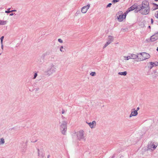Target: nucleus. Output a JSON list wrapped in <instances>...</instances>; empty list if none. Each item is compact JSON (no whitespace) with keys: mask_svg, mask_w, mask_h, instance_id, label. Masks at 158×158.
Returning a JSON list of instances; mask_svg holds the SVG:
<instances>
[{"mask_svg":"<svg viewBox=\"0 0 158 158\" xmlns=\"http://www.w3.org/2000/svg\"><path fill=\"white\" fill-rule=\"evenodd\" d=\"M58 41L60 43H62L63 42V41L60 39H58Z\"/></svg>","mask_w":158,"mask_h":158,"instance_id":"26","label":"nucleus"},{"mask_svg":"<svg viewBox=\"0 0 158 158\" xmlns=\"http://www.w3.org/2000/svg\"><path fill=\"white\" fill-rule=\"evenodd\" d=\"M157 8H158V7H157Z\"/></svg>","mask_w":158,"mask_h":158,"instance_id":"40","label":"nucleus"},{"mask_svg":"<svg viewBox=\"0 0 158 158\" xmlns=\"http://www.w3.org/2000/svg\"><path fill=\"white\" fill-rule=\"evenodd\" d=\"M131 59H135L136 58L138 57L139 58V55L138 56L134 54H132L130 55Z\"/></svg>","mask_w":158,"mask_h":158,"instance_id":"12","label":"nucleus"},{"mask_svg":"<svg viewBox=\"0 0 158 158\" xmlns=\"http://www.w3.org/2000/svg\"><path fill=\"white\" fill-rule=\"evenodd\" d=\"M149 10L150 7L148 2L146 1H144L142 2L141 6H138L136 10H135V12H137L139 11L141 14L146 15L148 14Z\"/></svg>","mask_w":158,"mask_h":158,"instance_id":"1","label":"nucleus"},{"mask_svg":"<svg viewBox=\"0 0 158 158\" xmlns=\"http://www.w3.org/2000/svg\"><path fill=\"white\" fill-rule=\"evenodd\" d=\"M88 124L91 128H93L94 127V125H95L96 123L95 121H93L92 123H88Z\"/></svg>","mask_w":158,"mask_h":158,"instance_id":"11","label":"nucleus"},{"mask_svg":"<svg viewBox=\"0 0 158 158\" xmlns=\"http://www.w3.org/2000/svg\"><path fill=\"white\" fill-rule=\"evenodd\" d=\"M90 6L89 4L87 6H84L82 7L81 9V11L83 13H85L88 9H89Z\"/></svg>","mask_w":158,"mask_h":158,"instance_id":"8","label":"nucleus"},{"mask_svg":"<svg viewBox=\"0 0 158 158\" xmlns=\"http://www.w3.org/2000/svg\"><path fill=\"white\" fill-rule=\"evenodd\" d=\"M118 74L121 75L125 76L127 75V73L126 71L124 72H119Z\"/></svg>","mask_w":158,"mask_h":158,"instance_id":"14","label":"nucleus"},{"mask_svg":"<svg viewBox=\"0 0 158 158\" xmlns=\"http://www.w3.org/2000/svg\"><path fill=\"white\" fill-rule=\"evenodd\" d=\"M3 38H4V36H2L1 38L0 39H1V44H2V43H3Z\"/></svg>","mask_w":158,"mask_h":158,"instance_id":"22","label":"nucleus"},{"mask_svg":"<svg viewBox=\"0 0 158 158\" xmlns=\"http://www.w3.org/2000/svg\"><path fill=\"white\" fill-rule=\"evenodd\" d=\"M111 43V41H109V40L106 43V44L105 45V46L104 47V48L106 47L109 44H110Z\"/></svg>","mask_w":158,"mask_h":158,"instance_id":"16","label":"nucleus"},{"mask_svg":"<svg viewBox=\"0 0 158 158\" xmlns=\"http://www.w3.org/2000/svg\"><path fill=\"white\" fill-rule=\"evenodd\" d=\"M108 39L109 41H111V43L112 42L113 40V37L112 36H110L108 37Z\"/></svg>","mask_w":158,"mask_h":158,"instance_id":"15","label":"nucleus"},{"mask_svg":"<svg viewBox=\"0 0 158 158\" xmlns=\"http://www.w3.org/2000/svg\"><path fill=\"white\" fill-rule=\"evenodd\" d=\"M155 1H158V0H154Z\"/></svg>","mask_w":158,"mask_h":158,"instance_id":"38","label":"nucleus"},{"mask_svg":"<svg viewBox=\"0 0 158 158\" xmlns=\"http://www.w3.org/2000/svg\"><path fill=\"white\" fill-rule=\"evenodd\" d=\"M10 9V8L8 9L7 10L5 11V13H10V12H12L11 10H9Z\"/></svg>","mask_w":158,"mask_h":158,"instance_id":"23","label":"nucleus"},{"mask_svg":"<svg viewBox=\"0 0 158 158\" xmlns=\"http://www.w3.org/2000/svg\"><path fill=\"white\" fill-rule=\"evenodd\" d=\"M63 48V46H61V47H60V51H61V52H62V50H61V48Z\"/></svg>","mask_w":158,"mask_h":158,"instance_id":"30","label":"nucleus"},{"mask_svg":"<svg viewBox=\"0 0 158 158\" xmlns=\"http://www.w3.org/2000/svg\"><path fill=\"white\" fill-rule=\"evenodd\" d=\"M158 63L156 62V63L153 62H150L149 64L148 67L149 68L151 69L154 66H157L158 65Z\"/></svg>","mask_w":158,"mask_h":158,"instance_id":"9","label":"nucleus"},{"mask_svg":"<svg viewBox=\"0 0 158 158\" xmlns=\"http://www.w3.org/2000/svg\"><path fill=\"white\" fill-rule=\"evenodd\" d=\"M138 6H137L136 4H135L133 5L132 6L128 9L125 12V14H127L128 12L135 10V9L136 10V8Z\"/></svg>","mask_w":158,"mask_h":158,"instance_id":"6","label":"nucleus"},{"mask_svg":"<svg viewBox=\"0 0 158 158\" xmlns=\"http://www.w3.org/2000/svg\"><path fill=\"white\" fill-rule=\"evenodd\" d=\"M119 1V0H113V2L114 3H115V2H118Z\"/></svg>","mask_w":158,"mask_h":158,"instance_id":"25","label":"nucleus"},{"mask_svg":"<svg viewBox=\"0 0 158 158\" xmlns=\"http://www.w3.org/2000/svg\"><path fill=\"white\" fill-rule=\"evenodd\" d=\"M111 43V41H109V40L106 43V44L105 45V46L104 47V48L106 47L109 44H110Z\"/></svg>","mask_w":158,"mask_h":158,"instance_id":"17","label":"nucleus"},{"mask_svg":"<svg viewBox=\"0 0 158 158\" xmlns=\"http://www.w3.org/2000/svg\"><path fill=\"white\" fill-rule=\"evenodd\" d=\"M122 13L123 12L122 11L119 12L118 13V15L119 16H117V18L118 21L119 22L122 21L123 19L125 18L127 14H126L125 12L123 15H122Z\"/></svg>","mask_w":158,"mask_h":158,"instance_id":"3","label":"nucleus"},{"mask_svg":"<svg viewBox=\"0 0 158 158\" xmlns=\"http://www.w3.org/2000/svg\"><path fill=\"white\" fill-rule=\"evenodd\" d=\"M6 21L1 20H0V25H4L6 23Z\"/></svg>","mask_w":158,"mask_h":158,"instance_id":"13","label":"nucleus"},{"mask_svg":"<svg viewBox=\"0 0 158 158\" xmlns=\"http://www.w3.org/2000/svg\"><path fill=\"white\" fill-rule=\"evenodd\" d=\"M111 4H111V3H109V4L107 5V7H110L111 6Z\"/></svg>","mask_w":158,"mask_h":158,"instance_id":"27","label":"nucleus"},{"mask_svg":"<svg viewBox=\"0 0 158 158\" xmlns=\"http://www.w3.org/2000/svg\"><path fill=\"white\" fill-rule=\"evenodd\" d=\"M64 110H62V114H63L64 113Z\"/></svg>","mask_w":158,"mask_h":158,"instance_id":"32","label":"nucleus"},{"mask_svg":"<svg viewBox=\"0 0 158 158\" xmlns=\"http://www.w3.org/2000/svg\"><path fill=\"white\" fill-rule=\"evenodd\" d=\"M150 56L148 53L144 52L139 54V58H138V59L139 61L143 60L149 58Z\"/></svg>","mask_w":158,"mask_h":158,"instance_id":"2","label":"nucleus"},{"mask_svg":"<svg viewBox=\"0 0 158 158\" xmlns=\"http://www.w3.org/2000/svg\"><path fill=\"white\" fill-rule=\"evenodd\" d=\"M156 50L158 52V47L157 48Z\"/></svg>","mask_w":158,"mask_h":158,"instance_id":"37","label":"nucleus"},{"mask_svg":"<svg viewBox=\"0 0 158 158\" xmlns=\"http://www.w3.org/2000/svg\"><path fill=\"white\" fill-rule=\"evenodd\" d=\"M67 123L65 122H63L61 125L60 129L63 134H64L67 130Z\"/></svg>","mask_w":158,"mask_h":158,"instance_id":"4","label":"nucleus"},{"mask_svg":"<svg viewBox=\"0 0 158 158\" xmlns=\"http://www.w3.org/2000/svg\"><path fill=\"white\" fill-rule=\"evenodd\" d=\"M156 147H157V146L153 144H151L150 145V147L153 148L154 149L156 148Z\"/></svg>","mask_w":158,"mask_h":158,"instance_id":"19","label":"nucleus"},{"mask_svg":"<svg viewBox=\"0 0 158 158\" xmlns=\"http://www.w3.org/2000/svg\"><path fill=\"white\" fill-rule=\"evenodd\" d=\"M37 74L36 73H35V75H34V79H35L36 77V76H37Z\"/></svg>","mask_w":158,"mask_h":158,"instance_id":"28","label":"nucleus"},{"mask_svg":"<svg viewBox=\"0 0 158 158\" xmlns=\"http://www.w3.org/2000/svg\"><path fill=\"white\" fill-rule=\"evenodd\" d=\"M1 142L2 143H4V139L3 138H2L1 139Z\"/></svg>","mask_w":158,"mask_h":158,"instance_id":"24","label":"nucleus"},{"mask_svg":"<svg viewBox=\"0 0 158 158\" xmlns=\"http://www.w3.org/2000/svg\"><path fill=\"white\" fill-rule=\"evenodd\" d=\"M158 39V32L152 36L150 38L151 42H154Z\"/></svg>","mask_w":158,"mask_h":158,"instance_id":"5","label":"nucleus"},{"mask_svg":"<svg viewBox=\"0 0 158 158\" xmlns=\"http://www.w3.org/2000/svg\"><path fill=\"white\" fill-rule=\"evenodd\" d=\"M155 16L158 18V11H157L155 14Z\"/></svg>","mask_w":158,"mask_h":158,"instance_id":"21","label":"nucleus"},{"mask_svg":"<svg viewBox=\"0 0 158 158\" xmlns=\"http://www.w3.org/2000/svg\"><path fill=\"white\" fill-rule=\"evenodd\" d=\"M95 74L96 73L95 72H92L90 73V75L92 76H94Z\"/></svg>","mask_w":158,"mask_h":158,"instance_id":"20","label":"nucleus"},{"mask_svg":"<svg viewBox=\"0 0 158 158\" xmlns=\"http://www.w3.org/2000/svg\"><path fill=\"white\" fill-rule=\"evenodd\" d=\"M138 114L137 110H134V111L131 112V114L130 115V117H131L133 116H135Z\"/></svg>","mask_w":158,"mask_h":158,"instance_id":"10","label":"nucleus"},{"mask_svg":"<svg viewBox=\"0 0 158 158\" xmlns=\"http://www.w3.org/2000/svg\"><path fill=\"white\" fill-rule=\"evenodd\" d=\"M11 11H12V12H13V11H16V10H12Z\"/></svg>","mask_w":158,"mask_h":158,"instance_id":"33","label":"nucleus"},{"mask_svg":"<svg viewBox=\"0 0 158 158\" xmlns=\"http://www.w3.org/2000/svg\"><path fill=\"white\" fill-rule=\"evenodd\" d=\"M149 28H150V26H149Z\"/></svg>","mask_w":158,"mask_h":158,"instance_id":"39","label":"nucleus"},{"mask_svg":"<svg viewBox=\"0 0 158 158\" xmlns=\"http://www.w3.org/2000/svg\"><path fill=\"white\" fill-rule=\"evenodd\" d=\"M39 149H38V154H39Z\"/></svg>","mask_w":158,"mask_h":158,"instance_id":"36","label":"nucleus"},{"mask_svg":"<svg viewBox=\"0 0 158 158\" xmlns=\"http://www.w3.org/2000/svg\"><path fill=\"white\" fill-rule=\"evenodd\" d=\"M153 19H151V23H153Z\"/></svg>","mask_w":158,"mask_h":158,"instance_id":"31","label":"nucleus"},{"mask_svg":"<svg viewBox=\"0 0 158 158\" xmlns=\"http://www.w3.org/2000/svg\"><path fill=\"white\" fill-rule=\"evenodd\" d=\"M84 132L82 131H80L77 133V137L79 140H81L83 138Z\"/></svg>","mask_w":158,"mask_h":158,"instance_id":"7","label":"nucleus"},{"mask_svg":"<svg viewBox=\"0 0 158 158\" xmlns=\"http://www.w3.org/2000/svg\"><path fill=\"white\" fill-rule=\"evenodd\" d=\"M139 110V107H138L137 109V111Z\"/></svg>","mask_w":158,"mask_h":158,"instance_id":"35","label":"nucleus"},{"mask_svg":"<svg viewBox=\"0 0 158 158\" xmlns=\"http://www.w3.org/2000/svg\"><path fill=\"white\" fill-rule=\"evenodd\" d=\"M10 15V16H12V15H13V13L11 14Z\"/></svg>","mask_w":158,"mask_h":158,"instance_id":"34","label":"nucleus"},{"mask_svg":"<svg viewBox=\"0 0 158 158\" xmlns=\"http://www.w3.org/2000/svg\"><path fill=\"white\" fill-rule=\"evenodd\" d=\"M1 48L2 49H3V43H2V44H1Z\"/></svg>","mask_w":158,"mask_h":158,"instance_id":"29","label":"nucleus"},{"mask_svg":"<svg viewBox=\"0 0 158 158\" xmlns=\"http://www.w3.org/2000/svg\"><path fill=\"white\" fill-rule=\"evenodd\" d=\"M124 60H128L129 59H131L130 55L127 56H124Z\"/></svg>","mask_w":158,"mask_h":158,"instance_id":"18","label":"nucleus"}]
</instances>
